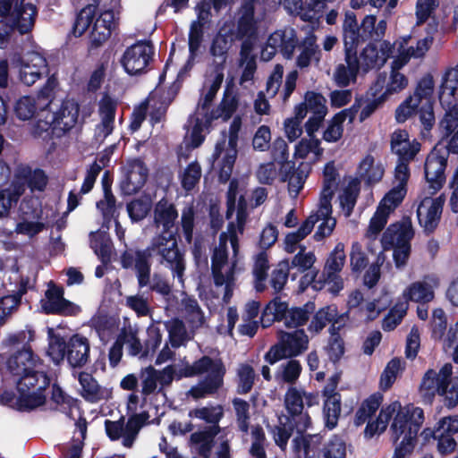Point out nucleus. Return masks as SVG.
Masks as SVG:
<instances>
[{"label": "nucleus", "instance_id": "obj_43", "mask_svg": "<svg viewBox=\"0 0 458 458\" xmlns=\"http://www.w3.org/2000/svg\"><path fill=\"white\" fill-rule=\"evenodd\" d=\"M237 387L236 392L239 394L250 393L254 386L256 373L251 365L241 363L237 369Z\"/></svg>", "mask_w": 458, "mask_h": 458}, {"label": "nucleus", "instance_id": "obj_63", "mask_svg": "<svg viewBox=\"0 0 458 458\" xmlns=\"http://www.w3.org/2000/svg\"><path fill=\"white\" fill-rule=\"evenodd\" d=\"M67 347L68 342L63 336L54 335L49 343L47 353L55 363H59L65 357L67 358Z\"/></svg>", "mask_w": 458, "mask_h": 458}, {"label": "nucleus", "instance_id": "obj_44", "mask_svg": "<svg viewBox=\"0 0 458 458\" xmlns=\"http://www.w3.org/2000/svg\"><path fill=\"white\" fill-rule=\"evenodd\" d=\"M323 395L326 397L323 407L327 418L326 426L333 429L337 425L341 413V394Z\"/></svg>", "mask_w": 458, "mask_h": 458}, {"label": "nucleus", "instance_id": "obj_57", "mask_svg": "<svg viewBox=\"0 0 458 458\" xmlns=\"http://www.w3.org/2000/svg\"><path fill=\"white\" fill-rule=\"evenodd\" d=\"M141 379V394L147 397L154 394L157 388L158 377H157V369L149 365L141 369L140 373Z\"/></svg>", "mask_w": 458, "mask_h": 458}, {"label": "nucleus", "instance_id": "obj_26", "mask_svg": "<svg viewBox=\"0 0 458 458\" xmlns=\"http://www.w3.org/2000/svg\"><path fill=\"white\" fill-rule=\"evenodd\" d=\"M303 163H301L297 169H295L294 162L287 163L281 166L283 171L282 181H288V188L290 192H294L298 195L304 186L305 179L308 176V172L302 169Z\"/></svg>", "mask_w": 458, "mask_h": 458}, {"label": "nucleus", "instance_id": "obj_5", "mask_svg": "<svg viewBox=\"0 0 458 458\" xmlns=\"http://www.w3.org/2000/svg\"><path fill=\"white\" fill-rule=\"evenodd\" d=\"M154 53L155 47L151 41L139 40L125 49L121 64L128 74H140L146 72Z\"/></svg>", "mask_w": 458, "mask_h": 458}, {"label": "nucleus", "instance_id": "obj_8", "mask_svg": "<svg viewBox=\"0 0 458 458\" xmlns=\"http://www.w3.org/2000/svg\"><path fill=\"white\" fill-rule=\"evenodd\" d=\"M284 402L288 413L285 420L298 421V434H303L310 427L311 419L308 411H304L302 389L290 386L284 394Z\"/></svg>", "mask_w": 458, "mask_h": 458}, {"label": "nucleus", "instance_id": "obj_37", "mask_svg": "<svg viewBox=\"0 0 458 458\" xmlns=\"http://www.w3.org/2000/svg\"><path fill=\"white\" fill-rule=\"evenodd\" d=\"M386 82V75H378L374 86L370 89H375L372 93L374 99L366 104V106L361 109L359 116V120L360 123L364 122L370 115H372L375 111L386 100V94H381L379 97H377V94L382 90Z\"/></svg>", "mask_w": 458, "mask_h": 458}, {"label": "nucleus", "instance_id": "obj_21", "mask_svg": "<svg viewBox=\"0 0 458 458\" xmlns=\"http://www.w3.org/2000/svg\"><path fill=\"white\" fill-rule=\"evenodd\" d=\"M285 305L284 312V319L282 320L284 326L288 328H296L307 324L311 314L314 313L316 305L313 301H307L301 307L289 308L288 302L283 301Z\"/></svg>", "mask_w": 458, "mask_h": 458}, {"label": "nucleus", "instance_id": "obj_49", "mask_svg": "<svg viewBox=\"0 0 458 458\" xmlns=\"http://www.w3.org/2000/svg\"><path fill=\"white\" fill-rule=\"evenodd\" d=\"M390 213L391 208H386L385 204H379L373 216L370 218L367 235H377L385 228Z\"/></svg>", "mask_w": 458, "mask_h": 458}, {"label": "nucleus", "instance_id": "obj_6", "mask_svg": "<svg viewBox=\"0 0 458 458\" xmlns=\"http://www.w3.org/2000/svg\"><path fill=\"white\" fill-rule=\"evenodd\" d=\"M433 77L430 74H427L419 81L416 87V94L421 97V104L417 108L416 114H419L423 130L428 132L431 131L436 122L433 107Z\"/></svg>", "mask_w": 458, "mask_h": 458}, {"label": "nucleus", "instance_id": "obj_51", "mask_svg": "<svg viewBox=\"0 0 458 458\" xmlns=\"http://www.w3.org/2000/svg\"><path fill=\"white\" fill-rule=\"evenodd\" d=\"M96 207L101 213L105 223L117 220L119 212L117 210L116 199L114 194H104L103 199L97 202Z\"/></svg>", "mask_w": 458, "mask_h": 458}, {"label": "nucleus", "instance_id": "obj_29", "mask_svg": "<svg viewBox=\"0 0 458 458\" xmlns=\"http://www.w3.org/2000/svg\"><path fill=\"white\" fill-rule=\"evenodd\" d=\"M90 3L85 5L76 16L72 27V33L75 37H81L92 24L96 16L98 7L101 1L89 0Z\"/></svg>", "mask_w": 458, "mask_h": 458}, {"label": "nucleus", "instance_id": "obj_55", "mask_svg": "<svg viewBox=\"0 0 458 458\" xmlns=\"http://www.w3.org/2000/svg\"><path fill=\"white\" fill-rule=\"evenodd\" d=\"M169 335V341L174 348L180 347L186 339L187 332L183 321L174 318L165 324Z\"/></svg>", "mask_w": 458, "mask_h": 458}, {"label": "nucleus", "instance_id": "obj_11", "mask_svg": "<svg viewBox=\"0 0 458 458\" xmlns=\"http://www.w3.org/2000/svg\"><path fill=\"white\" fill-rule=\"evenodd\" d=\"M299 45V39L294 29L279 30L273 32L267 41V51L268 52L267 60L271 59L276 53L279 52L285 59H292L295 48Z\"/></svg>", "mask_w": 458, "mask_h": 458}, {"label": "nucleus", "instance_id": "obj_50", "mask_svg": "<svg viewBox=\"0 0 458 458\" xmlns=\"http://www.w3.org/2000/svg\"><path fill=\"white\" fill-rule=\"evenodd\" d=\"M290 268L289 260L284 259L280 261L277 267L272 271L269 283L276 294L284 288L289 276Z\"/></svg>", "mask_w": 458, "mask_h": 458}, {"label": "nucleus", "instance_id": "obj_59", "mask_svg": "<svg viewBox=\"0 0 458 458\" xmlns=\"http://www.w3.org/2000/svg\"><path fill=\"white\" fill-rule=\"evenodd\" d=\"M304 102L313 114L327 115V99L321 93L308 90L304 95Z\"/></svg>", "mask_w": 458, "mask_h": 458}, {"label": "nucleus", "instance_id": "obj_28", "mask_svg": "<svg viewBox=\"0 0 458 458\" xmlns=\"http://www.w3.org/2000/svg\"><path fill=\"white\" fill-rule=\"evenodd\" d=\"M49 103L38 113L39 118L32 127V135L35 138L49 140L52 138L55 129H58L55 121L53 119V112L48 109Z\"/></svg>", "mask_w": 458, "mask_h": 458}, {"label": "nucleus", "instance_id": "obj_54", "mask_svg": "<svg viewBox=\"0 0 458 458\" xmlns=\"http://www.w3.org/2000/svg\"><path fill=\"white\" fill-rule=\"evenodd\" d=\"M205 17L200 13L198 15V21H193L191 25L189 32V51L191 55H195L196 52L199 49L203 39V25Z\"/></svg>", "mask_w": 458, "mask_h": 458}, {"label": "nucleus", "instance_id": "obj_19", "mask_svg": "<svg viewBox=\"0 0 458 458\" xmlns=\"http://www.w3.org/2000/svg\"><path fill=\"white\" fill-rule=\"evenodd\" d=\"M364 34L361 24L359 25L358 23L356 14L352 11H347L343 22L344 47H358L360 44L366 42L369 39Z\"/></svg>", "mask_w": 458, "mask_h": 458}, {"label": "nucleus", "instance_id": "obj_46", "mask_svg": "<svg viewBox=\"0 0 458 458\" xmlns=\"http://www.w3.org/2000/svg\"><path fill=\"white\" fill-rule=\"evenodd\" d=\"M345 259L344 244L338 242L329 253L322 272L340 273L344 266Z\"/></svg>", "mask_w": 458, "mask_h": 458}, {"label": "nucleus", "instance_id": "obj_22", "mask_svg": "<svg viewBox=\"0 0 458 458\" xmlns=\"http://www.w3.org/2000/svg\"><path fill=\"white\" fill-rule=\"evenodd\" d=\"M220 432L211 428H203L191 433L189 445L202 458H210L212 449L215 446V438Z\"/></svg>", "mask_w": 458, "mask_h": 458}, {"label": "nucleus", "instance_id": "obj_15", "mask_svg": "<svg viewBox=\"0 0 458 458\" xmlns=\"http://www.w3.org/2000/svg\"><path fill=\"white\" fill-rule=\"evenodd\" d=\"M67 360L72 368H82L89 358L90 345L87 337L75 334L68 341Z\"/></svg>", "mask_w": 458, "mask_h": 458}, {"label": "nucleus", "instance_id": "obj_35", "mask_svg": "<svg viewBox=\"0 0 458 458\" xmlns=\"http://www.w3.org/2000/svg\"><path fill=\"white\" fill-rule=\"evenodd\" d=\"M216 359H212L208 355H204L195 360L191 365L186 364L184 367L176 370V378L192 377L198 375L207 373L212 367L216 365Z\"/></svg>", "mask_w": 458, "mask_h": 458}, {"label": "nucleus", "instance_id": "obj_32", "mask_svg": "<svg viewBox=\"0 0 458 458\" xmlns=\"http://www.w3.org/2000/svg\"><path fill=\"white\" fill-rule=\"evenodd\" d=\"M447 103L440 104L442 108L445 109V113L444 117L439 123L440 128L444 131V137L447 138L452 135L454 130L458 127V99L452 98V99L446 98Z\"/></svg>", "mask_w": 458, "mask_h": 458}, {"label": "nucleus", "instance_id": "obj_45", "mask_svg": "<svg viewBox=\"0 0 458 458\" xmlns=\"http://www.w3.org/2000/svg\"><path fill=\"white\" fill-rule=\"evenodd\" d=\"M377 18L375 15H366L361 21V29L363 30L364 36L368 39L375 42H380L385 36L386 30V21L381 20L376 25Z\"/></svg>", "mask_w": 458, "mask_h": 458}, {"label": "nucleus", "instance_id": "obj_13", "mask_svg": "<svg viewBox=\"0 0 458 458\" xmlns=\"http://www.w3.org/2000/svg\"><path fill=\"white\" fill-rule=\"evenodd\" d=\"M6 365L10 373L16 376L37 369L38 365H42V360L34 353L31 346H25L12 354L8 358Z\"/></svg>", "mask_w": 458, "mask_h": 458}, {"label": "nucleus", "instance_id": "obj_33", "mask_svg": "<svg viewBox=\"0 0 458 458\" xmlns=\"http://www.w3.org/2000/svg\"><path fill=\"white\" fill-rule=\"evenodd\" d=\"M458 90V65L454 68L447 70L443 78L439 89L438 99L439 103L447 105L446 98L452 99L456 98ZM450 104V102H448Z\"/></svg>", "mask_w": 458, "mask_h": 458}, {"label": "nucleus", "instance_id": "obj_48", "mask_svg": "<svg viewBox=\"0 0 458 458\" xmlns=\"http://www.w3.org/2000/svg\"><path fill=\"white\" fill-rule=\"evenodd\" d=\"M232 403L239 429L243 433H247L250 428V403L240 397H234L232 400Z\"/></svg>", "mask_w": 458, "mask_h": 458}, {"label": "nucleus", "instance_id": "obj_9", "mask_svg": "<svg viewBox=\"0 0 458 458\" xmlns=\"http://www.w3.org/2000/svg\"><path fill=\"white\" fill-rule=\"evenodd\" d=\"M207 373L208 376L197 385L192 386L188 395L194 400L203 399L218 392L224 384V377L226 373L224 362L220 358L216 359V365Z\"/></svg>", "mask_w": 458, "mask_h": 458}, {"label": "nucleus", "instance_id": "obj_34", "mask_svg": "<svg viewBox=\"0 0 458 458\" xmlns=\"http://www.w3.org/2000/svg\"><path fill=\"white\" fill-rule=\"evenodd\" d=\"M407 301L414 302H430L434 297V291L429 284L424 281L411 283L403 293Z\"/></svg>", "mask_w": 458, "mask_h": 458}, {"label": "nucleus", "instance_id": "obj_62", "mask_svg": "<svg viewBox=\"0 0 458 458\" xmlns=\"http://www.w3.org/2000/svg\"><path fill=\"white\" fill-rule=\"evenodd\" d=\"M151 209V205L148 201L142 199H136L127 204V212L133 222L143 220Z\"/></svg>", "mask_w": 458, "mask_h": 458}, {"label": "nucleus", "instance_id": "obj_3", "mask_svg": "<svg viewBox=\"0 0 458 458\" xmlns=\"http://www.w3.org/2000/svg\"><path fill=\"white\" fill-rule=\"evenodd\" d=\"M424 419V411L420 407L414 406L413 403L403 406L394 415L390 427L394 443H397L403 437L402 441L416 444Z\"/></svg>", "mask_w": 458, "mask_h": 458}, {"label": "nucleus", "instance_id": "obj_36", "mask_svg": "<svg viewBox=\"0 0 458 458\" xmlns=\"http://www.w3.org/2000/svg\"><path fill=\"white\" fill-rule=\"evenodd\" d=\"M285 305L280 296H276L264 308L260 323L262 327H269L274 322H281L284 319Z\"/></svg>", "mask_w": 458, "mask_h": 458}, {"label": "nucleus", "instance_id": "obj_25", "mask_svg": "<svg viewBox=\"0 0 458 458\" xmlns=\"http://www.w3.org/2000/svg\"><path fill=\"white\" fill-rule=\"evenodd\" d=\"M77 403L78 399L65 393L58 384L55 383L52 385L50 396L51 410L58 411L65 414L69 419L74 420L72 409L77 406Z\"/></svg>", "mask_w": 458, "mask_h": 458}, {"label": "nucleus", "instance_id": "obj_53", "mask_svg": "<svg viewBox=\"0 0 458 458\" xmlns=\"http://www.w3.org/2000/svg\"><path fill=\"white\" fill-rule=\"evenodd\" d=\"M421 104V97L414 91L413 96L407 98L395 110V119L398 123H404L410 116L416 114Z\"/></svg>", "mask_w": 458, "mask_h": 458}, {"label": "nucleus", "instance_id": "obj_52", "mask_svg": "<svg viewBox=\"0 0 458 458\" xmlns=\"http://www.w3.org/2000/svg\"><path fill=\"white\" fill-rule=\"evenodd\" d=\"M215 72V77L212 81V83L208 92L206 93L204 98L202 99V102L199 103V106L202 110L208 111L209 109L214 98L216 96L217 91L219 90L223 83L224 72L222 64H216Z\"/></svg>", "mask_w": 458, "mask_h": 458}, {"label": "nucleus", "instance_id": "obj_24", "mask_svg": "<svg viewBox=\"0 0 458 458\" xmlns=\"http://www.w3.org/2000/svg\"><path fill=\"white\" fill-rule=\"evenodd\" d=\"M188 416L205 421L208 425L204 428H211L216 430V432H220L219 422L225 416V411L221 404L203 406L190 410Z\"/></svg>", "mask_w": 458, "mask_h": 458}, {"label": "nucleus", "instance_id": "obj_17", "mask_svg": "<svg viewBox=\"0 0 458 458\" xmlns=\"http://www.w3.org/2000/svg\"><path fill=\"white\" fill-rule=\"evenodd\" d=\"M277 340L282 343L291 358L301 355L309 347V337L303 329H295L293 332L279 330Z\"/></svg>", "mask_w": 458, "mask_h": 458}, {"label": "nucleus", "instance_id": "obj_40", "mask_svg": "<svg viewBox=\"0 0 458 458\" xmlns=\"http://www.w3.org/2000/svg\"><path fill=\"white\" fill-rule=\"evenodd\" d=\"M79 382L82 389L81 396L86 401L98 403L103 398L100 386L91 374L81 372L79 374Z\"/></svg>", "mask_w": 458, "mask_h": 458}, {"label": "nucleus", "instance_id": "obj_23", "mask_svg": "<svg viewBox=\"0 0 458 458\" xmlns=\"http://www.w3.org/2000/svg\"><path fill=\"white\" fill-rule=\"evenodd\" d=\"M239 99L233 89L226 86L220 104L209 113L206 114V123H210L214 120L223 118L224 121L229 120L237 110Z\"/></svg>", "mask_w": 458, "mask_h": 458}, {"label": "nucleus", "instance_id": "obj_60", "mask_svg": "<svg viewBox=\"0 0 458 458\" xmlns=\"http://www.w3.org/2000/svg\"><path fill=\"white\" fill-rule=\"evenodd\" d=\"M401 369V360L398 358H393L384 369L380 376V388L384 391L389 389L394 383L397 373Z\"/></svg>", "mask_w": 458, "mask_h": 458}, {"label": "nucleus", "instance_id": "obj_56", "mask_svg": "<svg viewBox=\"0 0 458 458\" xmlns=\"http://www.w3.org/2000/svg\"><path fill=\"white\" fill-rule=\"evenodd\" d=\"M37 106L35 98L30 96L20 98L14 105V114L21 121L30 120L36 114Z\"/></svg>", "mask_w": 458, "mask_h": 458}, {"label": "nucleus", "instance_id": "obj_39", "mask_svg": "<svg viewBox=\"0 0 458 458\" xmlns=\"http://www.w3.org/2000/svg\"><path fill=\"white\" fill-rule=\"evenodd\" d=\"M18 177L22 180L31 191H44L48 182V178L44 170L40 168L31 170L29 166L22 168L19 172Z\"/></svg>", "mask_w": 458, "mask_h": 458}, {"label": "nucleus", "instance_id": "obj_38", "mask_svg": "<svg viewBox=\"0 0 458 458\" xmlns=\"http://www.w3.org/2000/svg\"><path fill=\"white\" fill-rule=\"evenodd\" d=\"M358 170L361 179L369 184L379 182L384 175V168L381 165H375V159L371 155H367L361 160Z\"/></svg>", "mask_w": 458, "mask_h": 458}, {"label": "nucleus", "instance_id": "obj_16", "mask_svg": "<svg viewBox=\"0 0 458 458\" xmlns=\"http://www.w3.org/2000/svg\"><path fill=\"white\" fill-rule=\"evenodd\" d=\"M80 105L74 99L66 98L62 101L59 109L53 112V119L55 125L58 126L63 132H67L72 129L79 118Z\"/></svg>", "mask_w": 458, "mask_h": 458}, {"label": "nucleus", "instance_id": "obj_61", "mask_svg": "<svg viewBox=\"0 0 458 458\" xmlns=\"http://www.w3.org/2000/svg\"><path fill=\"white\" fill-rule=\"evenodd\" d=\"M35 338V332L33 330H20L18 332L10 334L3 341L6 347L18 348L19 346H30V342Z\"/></svg>", "mask_w": 458, "mask_h": 458}, {"label": "nucleus", "instance_id": "obj_12", "mask_svg": "<svg viewBox=\"0 0 458 458\" xmlns=\"http://www.w3.org/2000/svg\"><path fill=\"white\" fill-rule=\"evenodd\" d=\"M116 26L114 11L102 12L96 19L90 32V47L98 48L101 47L111 37Z\"/></svg>", "mask_w": 458, "mask_h": 458}, {"label": "nucleus", "instance_id": "obj_2", "mask_svg": "<svg viewBox=\"0 0 458 458\" xmlns=\"http://www.w3.org/2000/svg\"><path fill=\"white\" fill-rule=\"evenodd\" d=\"M414 237L411 219L403 216L402 220L388 225L381 237L383 250H394L393 259L397 268L407 264L411 252V242Z\"/></svg>", "mask_w": 458, "mask_h": 458}, {"label": "nucleus", "instance_id": "obj_7", "mask_svg": "<svg viewBox=\"0 0 458 458\" xmlns=\"http://www.w3.org/2000/svg\"><path fill=\"white\" fill-rule=\"evenodd\" d=\"M64 294V288L51 282L45 293L46 299L41 301L42 311L47 315H76L80 311L79 307L66 300Z\"/></svg>", "mask_w": 458, "mask_h": 458}, {"label": "nucleus", "instance_id": "obj_31", "mask_svg": "<svg viewBox=\"0 0 458 458\" xmlns=\"http://www.w3.org/2000/svg\"><path fill=\"white\" fill-rule=\"evenodd\" d=\"M445 387L440 384L439 375L434 369H428L424 374L420 385V393L428 401H431L436 394H443Z\"/></svg>", "mask_w": 458, "mask_h": 458}, {"label": "nucleus", "instance_id": "obj_47", "mask_svg": "<svg viewBox=\"0 0 458 458\" xmlns=\"http://www.w3.org/2000/svg\"><path fill=\"white\" fill-rule=\"evenodd\" d=\"M280 423L275 426L272 430L274 435V440L277 446L281 449H284L288 444L290 437H292L294 429L298 432V421L286 420L283 422L281 419Z\"/></svg>", "mask_w": 458, "mask_h": 458}, {"label": "nucleus", "instance_id": "obj_10", "mask_svg": "<svg viewBox=\"0 0 458 458\" xmlns=\"http://www.w3.org/2000/svg\"><path fill=\"white\" fill-rule=\"evenodd\" d=\"M125 169L124 176L120 182V190L123 195L136 194L145 185L148 169L140 158L130 160Z\"/></svg>", "mask_w": 458, "mask_h": 458}, {"label": "nucleus", "instance_id": "obj_58", "mask_svg": "<svg viewBox=\"0 0 458 458\" xmlns=\"http://www.w3.org/2000/svg\"><path fill=\"white\" fill-rule=\"evenodd\" d=\"M318 458H346L345 443L335 437L324 445Z\"/></svg>", "mask_w": 458, "mask_h": 458}, {"label": "nucleus", "instance_id": "obj_30", "mask_svg": "<svg viewBox=\"0 0 458 458\" xmlns=\"http://www.w3.org/2000/svg\"><path fill=\"white\" fill-rule=\"evenodd\" d=\"M313 314L311 321L308 326V330L313 335H318L327 324L331 323L335 317H338V310L334 304L327 305L314 311Z\"/></svg>", "mask_w": 458, "mask_h": 458}, {"label": "nucleus", "instance_id": "obj_14", "mask_svg": "<svg viewBox=\"0 0 458 458\" xmlns=\"http://www.w3.org/2000/svg\"><path fill=\"white\" fill-rule=\"evenodd\" d=\"M38 10L34 4L25 3V0H16L11 24L21 35L29 33L34 26Z\"/></svg>", "mask_w": 458, "mask_h": 458}, {"label": "nucleus", "instance_id": "obj_27", "mask_svg": "<svg viewBox=\"0 0 458 458\" xmlns=\"http://www.w3.org/2000/svg\"><path fill=\"white\" fill-rule=\"evenodd\" d=\"M149 414L147 411L140 413H133L129 416L126 423L124 422V437L123 445L126 448H131L141 428L147 423Z\"/></svg>", "mask_w": 458, "mask_h": 458}, {"label": "nucleus", "instance_id": "obj_20", "mask_svg": "<svg viewBox=\"0 0 458 458\" xmlns=\"http://www.w3.org/2000/svg\"><path fill=\"white\" fill-rule=\"evenodd\" d=\"M16 376L19 377L16 382L17 390L22 392L45 391L51 382L46 372L38 371L36 369Z\"/></svg>", "mask_w": 458, "mask_h": 458}, {"label": "nucleus", "instance_id": "obj_41", "mask_svg": "<svg viewBox=\"0 0 458 458\" xmlns=\"http://www.w3.org/2000/svg\"><path fill=\"white\" fill-rule=\"evenodd\" d=\"M18 392L19 396L15 401V404L16 410L19 411H30L46 403L47 398L44 391Z\"/></svg>", "mask_w": 458, "mask_h": 458}, {"label": "nucleus", "instance_id": "obj_64", "mask_svg": "<svg viewBox=\"0 0 458 458\" xmlns=\"http://www.w3.org/2000/svg\"><path fill=\"white\" fill-rule=\"evenodd\" d=\"M201 177V167L198 162L190 163L185 168L182 178V186L186 191H191L199 182Z\"/></svg>", "mask_w": 458, "mask_h": 458}, {"label": "nucleus", "instance_id": "obj_4", "mask_svg": "<svg viewBox=\"0 0 458 458\" xmlns=\"http://www.w3.org/2000/svg\"><path fill=\"white\" fill-rule=\"evenodd\" d=\"M449 153L458 154V131L451 137L446 149L441 151L435 147L426 159L424 174L432 193L441 190L445 182V171Z\"/></svg>", "mask_w": 458, "mask_h": 458}, {"label": "nucleus", "instance_id": "obj_18", "mask_svg": "<svg viewBox=\"0 0 458 458\" xmlns=\"http://www.w3.org/2000/svg\"><path fill=\"white\" fill-rule=\"evenodd\" d=\"M445 196H440L431 200L430 206L428 208L425 216L422 215V206L417 209V216L420 226L423 227L424 233L428 235L434 233L441 219L443 207L445 204Z\"/></svg>", "mask_w": 458, "mask_h": 458}, {"label": "nucleus", "instance_id": "obj_42", "mask_svg": "<svg viewBox=\"0 0 458 458\" xmlns=\"http://www.w3.org/2000/svg\"><path fill=\"white\" fill-rule=\"evenodd\" d=\"M239 18L236 22V38H252L257 33V21L255 13L239 10Z\"/></svg>", "mask_w": 458, "mask_h": 458}, {"label": "nucleus", "instance_id": "obj_1", "mask_svg": "<svg viewBox=\"0 0 458 458\" xmlns=\"http://www.w3.org/2000/svg\"><path fill=\"white\" fill-rule=\"evenodd\" d=\"M175 205L166 197L156 202L153 209V225L162 228L152 237L145 249L125 250L121 253L120 264L123 269H133L138 285L143 288L149 284L150 267L155 261L158 266L169 268L174 278L184 282L186 269L185 253L178 246L177 232H172L178 218Z\"/></svg>", "mask_w": 458, "mask_h": 458}]
</instances>
